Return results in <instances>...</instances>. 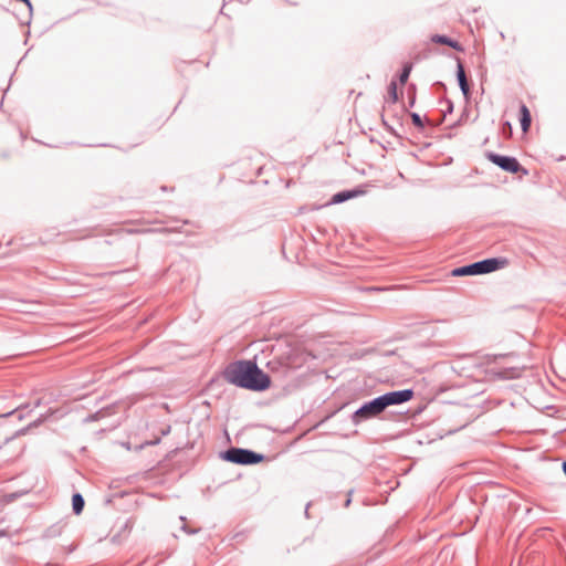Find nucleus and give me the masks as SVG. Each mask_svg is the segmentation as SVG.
<instances>
[{
  "label": "nucleus",
  "mask_w": 566,
  "mask_h": 566,
  "mask_svg": "<svg viewBox=\"0 0 566 566\" xmlns=\"http://www.w3.org/2000/svg\"><path fill=\"white\" fill-rule=\"evenodd\" d=\"M221 377L232 386L254 392H263L272 385L270 375L258 366L255 359L230 361L221 370Z\"/></svg>",
  "instance_id": "f257e3e1"
},
{
  "label": "nucleus",
  "mask_w": 566,
  "mask_h": 566,
  "mask_svg": "<svg viewBox=\"0 0 566 566\" xmlns=\"http://www.w3.org/2000/svg\"><path fill=\"white\" fill-rule=\"evenodd\" d=\"M219 458L222 461L239 465H255L265 460V455L263 453L239 447H230L220 451Z\"/></svg>",
  "instance_id": "f03ea898"
},
{
  "label": "nucleus",
  "mask_w": 566,
  "mask_h": 566,
  "mask_svg": "<svg viewBox=\"0 0 566 566\" xmlns=\"http://www.w3.org/2000/svg\"><path fill=\"white\" fill-rule=\"evenodd\" d=\"M384 411V403L381 402L379 396H377L368 401L363 402L359 408H357L352 413L350 419L355 426H358L364 421L378 417Z\"/></svg>",
  "instance_id": "7ed1b4c3"
},
{
  "label": "nucleus",
  "mask_w": 566,
  "mask_h": 566,
  "mask_svg": "<svg viewBox=\"0 0 566 566\" xmlns=\"http://www.w3.org/2000/svg\"><path fill=\"white\" fill-rule=\"evenodd\" d=\"M485 158L492 163L493 165L501 168L503 171L510 172V174H518L521 172L523 176L528 175V169L523 167L516 157L509 156V155H501L494 151H486Z\"/></svg>",
  "instance_id": "20e7f679"
},
{
  "label": "nucleus",
  "mask_w": 566,
  "mask_h": 566,
  "mask_svg": "<svg viewBox=\"0 0 566 566\" xmlns=\"http://www.w3.org/2000/svg\"><path fill=\"white\" fill-rule=\"evenodd\" d=\"M415 397V390L412 388H405L399 390L387 391L379 395L381 402L384 403L385 410L390 406H399L410 401Z\"/></svg>",
  "instance_id": "39448f33"
},
{
  "label": "nucleus",
  "mask_w": 566,
  "mask_h": 566,
  "mask_svg": "<svg viewBox=\"0 0 566 566\" xmlns=\"http://www.w3.org/2000/svg\"><path fill=\"white\" fill-rule=\"evenodd\" d=\"M455 77H457L458 85L463 94L465 102H469L471 99V95H472L471 85L468 81L464 65L459 57H457Z\"/></svg>",
  "instance_id": "423d86ee"
},
{
  "label": "nucleus",
  "mask_w": 566,
  "mask_h": 566,
  "mask_svg": "<svg viewBox=\"0 0 566 566\" xmlns=\"http://www.w3.org/2000/svg\"><path fill=\"white\" fill-rule=\"evenodd\" d=\"M481 274H489L505 268L509 260L504 256H493L480 260Z\"/></svg>",
  "instance_id": "0eeeda50"
},
{
  "label": "nucleus",
  "mask_w": 566,
  "mask_h": 566,
  "mask_svg": "<svg viewBox=\"0 0 566 566\" xmlns=\"http://www.w3.org/2000/svg\"><path fill=\"white\" fill-rule=\"evenodd\" d=\"M365 192L366 191L360 186L352 188V189H344V190H340V191L334 193L331 197L327 205L328 206L329 205H339V203L346 202L349 199L359 197V196L364 195Z\"/></svg>",
  "instance_id": "6e6552de"
},
{
  "label": "nucleus",
  "mask_w": 566,
  "mask_h": 566,
  "mask_svg": "<svg viewBox=\"0 0 566 566\" xmlns=\"http://www.w3.org/2000/svg\"><path fill=\"white\" fill-rule=\"evenodd\" d=\"M450 274L452 276H475V275H482L481 274V268L480 262L475 261L472 263H468L458 268H454L451 270Z\"/></svg>",
  "instance_id": "1a4fd4ad"
},
{
  "label": "nucleus",
  "mask_w": 566,
  "mask_h": 566,
  "mask_svg": "<svg viewBox=\"0 0 566 566\" xmlns=\"http://www.w3.org/2000/svg\"><path fill=\"white\" fill-rule=\"evenodd\" d=\"M431 41L436 44L448 45L459 52H462L464 50L460 42L446 34H434L432 35Z\"/></svg>",
  "instance_id": "9d476101"
},
{
  "label": "nucleus",
  "mask_w": 566,
  "mask_h": 566,
  "mask_svg": "<svg viewBox=\"0 0 566 566\" xmlns=\"http://www.w3.org/2000/svg\"><path fill=\"white\" fill-rule=\"evenodd\" d=\"M518 120L523 133H527L532 124V115L528 107L524 103L520 104Z\"/></svg>",
  "instance_id": "9b49d317"
},
{
  "label": "nucleus",
  "mask_w": 566,
  "mask_h": 566,
  "mask_svg": "<svg viewBox=\"0 0 566 566\" xmlns=\"http://www.w3.org/2000/svg\"><path fill=\"white\" fill-rule=\"evenodd\" d=\"M85 506L84 496L80 492L72 494V511L75 515H80Z\"/></svg>",
  "instance_id": "f8f14e48"
},
{
  "label": "nucleus",
  "mask_w": 566,
  "mask_h": 566,
  "mask_svg": "<svg viewBox=\"0 0 566 566\" xmlns=\"http://www.w3.org/2000/svg\"><path fill=\"white\" fill-rule=\"evenodd\" d=\"M496 375L502 379H515L521 377L522 370L517 367L502 368Z\"/></svg>",
  "instance_id": "ddd939ff"
},
{
  "label": "nucleus",
  "mask_w": 566,
  "mask_h": 566,
  "mask_svg": "<svg viewBox=\"0 0 566 566\" xmlns=\"http://www.w3.org/2000/svg\"><path fill=\"white\" fill-rule=\"evenodd\" d=\"M62 534V526L59 524H53L49 526L42 534L43 538H54Z\"/></svg>",
  "instance_id": "4468645a"
},
{
  "label": "nucleus",
  "mask_w": 566,
  "mask_h": 566,
  "mask_svg": "<svg viewBox=\"0 0 566 566\" xmlns=\"http://www.w3.org/2000/svg\"><path fill=\"white\" fill-rule=\"evenodd\" d=\"M411 71L412 63L407 62L402 65L401 71L399 73V82L401 85H405L408 82Z\"/></svg>",
  "instance_id": "2eb2a0df"
},
{
  "label": "nucleus",
  "mask_w": 566,
  "mask_h": 566,
  "mask_svg": "<svg viewBox=\"0 0 566 566\" xmlns=\"http://www.w3.org/2000/svg\"><path fill=\"white\" fill-rule=\"evenodd\" d=\"M109 408H103V409H99L93 413H90L85 419H84V422L85 423H90V422H95V421H98L101 420L102 418H104L107 412H108Z\"/></svg>",
  "instance_id": "dca6fc26"
},
{
  "label": "nucleus",
  "mask_w": 566,
  "mask_h": 566,
  "mask_svg": "<svg viewBox=\"0 0 566 566\" xmlns=\"http://www.w3.org/2000/svg\"><path fill=\"white\" fill-rule=\"evenodd\" d=\"M398 88H397V83L395 80H392L389 85H388V97H387V101H389L390 103L395 104L398 102Z\"/></svg>",
  "instance_id": "f3484780"
},
{
  "label": "nucleus",
  "mask_w": 566,
  "mask_h": 566,
  "mask_svg": "<svg viewBox=\"0 0 566 566\" xmlns=\"http://www.w3.org/2000/svg\"><path fill=\"white\" fill-rule=\"evenodd\" d=\"M28 407H29V405L19 406V407H17L15 409H13L11 411H8L6 413H0V418H8V417H11L13 415H17L18 420H22L25 417V415L22 412V410L28 408Z\"/></svg>",
  "instance_id": "a211bd4d"
},
{
  "label": "nucleus",
  "mask_w": 566,
  "mask_h": 566,
  "mask_svg": "<svg viewBox=\"0 0 566 566\" xmlns=\"http://www.w3.org/2000/svg\"><path fill=\"white\" fill-rule=\"evenodd\" d=\"M409 115H410L412 124L417 128H419V129H423L424 128V123H423L421 116L418 113L411 112Z\"/></svg>",
  "instance_id": "6ab92c4d"
},
{
  "label": "nucleus",
  "mask_w": 566,
  "mask_h": 566,
  "mask_svg": "<svg viewBox=\"0 0 566 566\" xmlns=\"http://www.w3.org/2000/svg\"><path fill=\"white\" fill-rule=\"evenodd\" d=\"M408 95H409V107H413L416 104V86H415V84L409 85Z\"/></svg>",
  "instance_id": "aec40b11"
},
{
  "label": "nucleus",
  "mask_w": 566,
  "mask_h": 566,
  "mask_svg": "<svg viewBox=\"0 0 566 566\" xmlns=\"http://www.w3.org/2000/svg\"><path fill=\"white\" fill-rule=\"evenodd\" d=\"M381 123H382L384 127L386 128V130H387L388 133H390L391 135H394V136H396V137L400 138V135L395 130V128H394L392 126H390V125L388 124V122L385 119L384 115H381Z\"/></svg>",
  "instance_id": "412c9836"
},
{
  "label": "nucleus",
  "mask_w": 566,
  "mask_h": 566,
  "mask_svg": "<svg viewBox=\"0 0 566 566\" xmlns=\"http://www.w3.org/2000/svg\"><path fill=\"white\" fill-rule=\"evenodd\" d=\"M48 419V415H40L39 418H36L34 421L30 422L28 426L30 429L36 428L41 426L45 420Z\"/></svg>",
  "instance_id": "4be33fe9"
},
{
  "label": "nucleus",
  "mask_w": 566,
  "mask_h": 566,
  "mask_svg": "<svg viewBox=\"0 0 566 566\" xmlns=\"http://www.w3.org/2000/svg\"><path fill=\"white\" fill-rule=\"evenodd\" d=\"M444 103L447 104V107H446V111L443 112V116H442L441 120H444L446 116L453 112V107H454L453 102L449 98H446Z\"/></svg>",
  "instance_id": "5701e85b"
},
{
  "label": "nucleus",
  "mask_w": 566,
  "mask_h": 566,
  "mask_svg": "<svg viewBox=\"0 0 566 566\" xmlns=\"http://www.w3.org/2000/svg\"><path fill=\"white\" fill-rule=\"evenodd\" d=\"M502 132L506 136H511L512 135V125H511L510 122L506 120V122H504L502 124Z\"/></svg>",
  "instance_id": "b1692460"
},
{
  "label": "nucleus",
  "mask_w": 566,
  "mask_h": 566,
  "mask_svg": "<svg viewBox=\"0 0 566 566\" xmlns=\"http://www.w3.org/2000/svg\"><path fill=\"white\" fill-rule=\"evenodd\" d=\"M181 531H184L186 534L193 535L197 534L200 531V528H191L188 525L184 524L181 526Z\"/></svg>",
  "instance_id": "393cba45"
},
{
  "label": "nucleus",
  "mask_w": 566,
  "mask_h": 566,
  "mask_svg": "<svg viewBox=\"0 0 566 566\" xmlns=\"http://www.w3.org/2000/svg\"><path fill=\"white\" fill-rule=\"evenodd\" d=\"M160 441H161V438L158 437L153 440L146 441L140 448H143L144 446H157L160 443Z\"/></svg>",
  "instance_id": "a878e982"
},
{
  "label": "nucleus",
  "mask_w": 566,
  "mask_h": 566,
  "mask_svg": "<svg viewBox=\"0 0 566 566\" xmlns=\"http://www.w3.org/2000/svg\"><path fill=\"white\" fill-rule=\"evenodd\" d=\"M468 114H469L468 108H464V109H463V112H462V114H461V116H460V118H459V120H458L457 123H454V125H453V126H459V125H461L462 120L468 116Z\"/></svg>",
  "instance_id": "bb28decb"
},
{
  "label": "nucleus",
  "mask_w": 566,
  "mask_h": 566,
  "mask_svg": "<svg viewBox=\"0 0 566 566\" xmlns=\"http://www.w3.org/2000/svg\"><path fill=\"white\" fill-rule=\"evenodd\" d=\"M30 430H31L30 427L25 426V427L21 428L20 430H18L15 432L14 437L27 434Z\"/></svg>",
  "instance_id": "cd10ccee"
},
{
  "label": "nucleus",
  "mask_w": 566,
  "mask_h": 566,
  "mask_svg": "<svg viewBox=\"0 0 566 566\" xmlns=\"http://www.w3.org/2000/svg\"><path fill=\"white\" fill-rule=\"evenodd\" d=\"M170 431H171V427L169 424H167L160 429V434L163 437H165V436H168L170 433Z\"/></svg>",
  "instance_id": "c85d7f7f"
},
{
  "label": "nucleus",
  "mask_w": 566,
  "mask_h": 566,
  "mask_svg": "<svg viewBox=\"0 0 566 566\" xmlns=\"http://www.w3.org/2000/svg\"><path fill=\"white\" fill-rule=\"evenodd\" d=\"M500 357H502V355H486L489 361H495Z\"/></svg>",
  "instance_id": "c756f323"
},
{
  "label": "nucleus",
  "mask_w": 566,
  "mask_h": 566,
  "mask_svg": "<svg viewBox=\"0 0 566 566\" xmlns=\"http://www.w3.org/2000/svg\"><path fill=\"white\" fill-rule=\"evenodd\" d=\"M310 506H311V503H307V504H306V506H305V511H304L305 516H306L307 518L310 517V514H308V509H310Z\"/></svg>",
  "instance_id": "7c9ffc66"
},
{
  "label": "nucleus",
  "mask_w": 566,
  "mask_h": 566,
  "mask_svg": "<svg viewBox=\"0 0 566 566\" xmlns=\"http://www.w3.org/2000/svg\"><path fill=\"white\" fill-rule=\"evenodd\" d=\"M436 85L438 86V88H443V90H446V85H444V83H442V82H437V83H436Z\"/></svg>",
  "instance_id": "2f4dec72"
},
{
  "label": "nucleus",
  "mask_w": 566,
  "mask_h": 566,
  "mask_svg": "<svg viewBox=\"0 0 566 566\" xmlns=\"http://www.w3.org/2000/svg\"><path fill=\"white\" fill-rule=\"evenodd\" d=\"M350 503H352V499H348V497H347V499L345 500L344 506H345V507H348V506L350 505Z\"/></svg>",
  "instance_id": "473e14b6"
},
{
  "label": "nucleus",
  "mask_w": 566,
  "mask_h": 566,
  "mask_svg": "<svg viewBox=\"0 0 566 566\" xmlns=\"http://www.w3.org/2000/svg\"><path fill=\"white\" fill-rule=\"evenodd\" d=\"M40 405H41V399H38V400L34 402L33 408H36V407H39Z\"/></svg>",
  "instance_id": "72a5a7b5"
},
{
  "label": "nucleus",
  "mask_w": 566,
  "mask_h": 566,
  "mask_svg": "<svg viewBox=\"0 0 566 566\" xmlns=\"http://www.w3.org/2000/svg\"><path fill=\"white\" fill-rule=\"evenodd\" d=\"M562 468H563V472H564V474L566 476V461L563 462Z\"/></svg>",
  "instance_id": "f704fd0d"
},
{
  "label": "nucleus",
  "mask_w": 566,
  "mask_h": 566,
  "mask_svg": "<svg viewBox=\"0 0 566 566\" xmlns=\"http://www.w3.org/2000/svg\"><path fill=\"white\" fill-rule=\"evenodd\" d=\"M353 493H354V490H353V489H352V490H349V491L347 492V497H348V499H352Z\"/></svg>",
  "instance_id": "c9c22d12"
},
{
  "label": "nucleus",
  "mask_w": 566,
  "mask_h": 566,
  "mask_svg": "<svg viewBox=\"0 0 566 566\" xmlns=\"http://www.w3.org/2000/svg\"><path fill=\"white\" fill-rule=\"evenodd\" d=\"M7 535V532L4 530H0V537H3Z\"/></svg>",
  "instance_id": "e433bc0d"
},
{
  "label": "nucleus",
  "mask_w": 566,
  "mask_h": 566,
  "mask_svg": "<svg viewBox=\"0 0 566 566\" xmlns=\"http://www.w3.org/2000/svg\"><path fill=\"white\" fill-rule=\"evenodd\" d=\"M9 90H10V86H7L6 90L3 91V94H7Z\"/></svg>",
  "instance_id": "4c0bfd02"
},
{
  "label": "nucleus",
  "mask_w": 566,
  "mask_h": 566,
  "mask_svg": "<svg viewBox=\"0 0 566 566\" xmlns=\"http://www.w3.org/2000/svg\"><path fill=\"white\" fill-rule=\"evenodd\" d=\"M9 90H10V86H7L6 90L3 91V94H7Z\"/></svg>",
  "instance_id": "58836bf2"
},
{
  "label": "nucleus",
  "mask_w": 566,
  "mask_h": 566,
  "mask_svg": "<svg viewBox=\"0 0 566 566\" xmlns=\"http://www.w3.org/2000/svg\"><path fill=\"white\" fill-rule=\"evenodd\" d=\"M9 90H10V86H7L6 90L3 91V94H7Z\"/></svg>",
  "instance_id": "ea45409f"
},
{
  "label": "nucleus",
  "mask_w": 566,
  "mask_h": 566,
  "mask_svg": "<svg viewBox=\"0 0 566 566\" xmlns=\"http://www.w3.org/2000/svg\"><path fill=\"white\" fill-rule=\"evenodd\" d=\"M9 90H10V86H7L6 90L3 91V94H7Z\"/></svg>",
  "instance_id": "a19ab883"
},
{
  "label": "nucleus",
  "mask_w": 566,
  "mask_h": 566,
  "mask_svg": "<svg viewBox=\"0 0 566 566\" xmlns=\"http://www.w3.org/2000/svg\"><path fill=\"white\" fill-rule=\"evenodd\" d=\"M214 381H216V379H214V378H212V379L210 380L209 385H212Z\"/></svg>",
  "instance_id": "79ce46f5"
},
{
  "label": "nucleus",
  "mask_w": 566,
  "mask_h": 566,
  "mask_svg": "<svg viewBox=\"0 0 566 566\" xmlns=\"http://www.w3.org/2000/svg\"><path fill=\"white\" fill-rule=\"evenodd\" d=\"M161 189H163L164 191H167V187H166V186H163V187H161Z\"/></svg>",
  "instance_id": "37998d69"
}]
</instances>
